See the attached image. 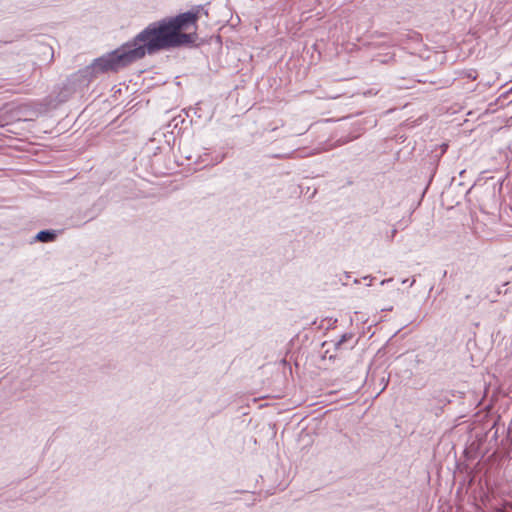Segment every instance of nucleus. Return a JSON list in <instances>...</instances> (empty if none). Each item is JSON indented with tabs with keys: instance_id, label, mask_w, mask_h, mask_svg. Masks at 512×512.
<instances>
[{
	"instance_id": "obj_2",
	"label": "nucleus",
	"mask_w": 512,
	"mask_h": 512,
	"mask_svg": "<svg viewBox=\"0 0 512 512\" xmlns=\"http://www.w3.org/2000/svg\"><path fill=\"white\" fill-rule=\"evenodd\" d=\"M56 238V234L52 231H40L36 235V240L40 242H51Z\"/></svg>"
},
{
	"instance_id": "obj_1",
	"label": "nucleus",
	"mask_w": 512,
	"mask_h": 512,
	"mask_svg": "<svg viewBox=\"0 0 512 512\" xmlns=\"http://www.w3.org/2000/svg\"><path fill=\"white\" fill-rule=\"evenodd\" d=\"M199 8L149 24L131 42L97 58L92 66L96 72L118 71L161 50L194 44L198 39Z\"/></svg>"
}]
</instances>
